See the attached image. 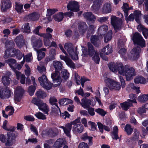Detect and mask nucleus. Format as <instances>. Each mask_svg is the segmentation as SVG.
<instances>
[{
	"mask_svg": "<svg viewBox=\"0 0 148 148\" xmlns=\"http://www.w3.org/2000/svg\"><path fill=\"white\" fill-rule=\"evenodd\" d=\"M119 73L125 76L127 81H130L135 76L136 73L135 69L130 66L127 65L123 66L122 63L119 64Z\"/></svg>",
	"mask_w": 148,
	"mask_h": 148,
	"instance_id": "obj_1",
	"label": "nucleus"
},
{
	"mask_svg": "<svg viewBox=\"0 0 148 148\" xmlns=\"http://www.w3.org/2000/svg\"><path fill=\"white\" fill-rule=\"evenodd\" d=\"M119 16L120 15L121 18H118L114 16H111V23L116 32L120 30L123 27V24L121 18H123V14L119 12H117Z\"/></svg>",
	"mask_w": 148,
	"mask_h": 148,
	"instance_id": "obj_2",
	"label": "nucleus"
},
{
	"mask_svg": "<svg viewBox=\"0 0 148 148\" xmlns=\"http://www.w3.org/2000/svg\"><path fill=\"white\" fill-rule=\"evenodd\" d=\"M71 124L73 126L72 127V131L75 134L81 133L83 131V126L80 124V119L78 118L73 121L71 122Z\"/></svg>",
	"mask_w": 148,
	"mask_h": 148,
	"instance_id": "obj_3",
	"label": "nucleus"
},
{
	"mask_svg": "<svg viewBox=\"0 0 148 148\" xmlns=\"http://www.w3.org/2000/svg\"><path fill=\"white\" fill-rule=\"evenodd\" d=\"M14 129L13 127L7 133L8 138L5 144L6 146H12L15 143L16 136L13 132Z\"/></svg>",
	"mask_w": 148,
	"mask_h": 148,
	"instance_id": "obj_4",
	"label": "nucleus"
},
{
	"mask_svg": "<svg viewBox=\"0 0 148 148\" xmlns=\"http://www.w3.org/2000/svg\"><path fill=\"white\" fill-rule=\"evenodd\" d=\"M132 39L134 44L139 45L142 48L145 47V41L139 33L136 32L134 34Z\"/></svg>",
	"mask_w": 148,
	"mask_h": 148,
	"instance_id": "obj_5",
	"label": "nucleus"
},
{
	"mask_svg": "<svg viewBox=\"0 0 148 148\" xmlns=\"http://www.w3.org/2000/svg\"><path fill=\"white\" fill-rule=\"evenodd\" d=\"M141 49L139 46L134 47L128 54L129 58L131 60H137L140 56Z\"/></svg>",
	"mask_w": 148,
	"mask_h": 148,
	"instance_id": "obj_6",
	"label": "nucleus"
},
{
	"mask_svg": "<svg viewBox=\"0 0 148 148\" xmlns=\"http://www.w3.org/2000/svg\"><path fill=\"white\" fill-rule=\"evenodd\" d=\"M38 80L41 86L44 88L49 90L51 88L52 84L47 79V77L45 74L39 77Z\"/></svg>",
	"mask_w": 148,
	"mask_h": 148,
	"instance_id": "obj_7",
	"label": "nucleus"
},
{
	"mask_svg": "<svg viewBox=\"0 0 148 148\" xmlns=\"http://www.w3.org/2000/svg\"><path fill=\"white\" fill-rule=\"evenodd\" d=\"M12 94L11 90L8 87L0 88V98L3 99L9 98Z\"/></svg>",
	"mask_w": 148,
	"mask_h": 148,
	"instance_id": "obj_8",
	"label": "nucleus"
},
{
	"mask_svg": "<svg viewBox=\"0 0 148 148\" xmlns=\"http://www.w3.org/2000/svg\"><path fill=\"white\" fill-rule=\"evenodd\" d=\"M106 82L110 90H119L121 89V86L119 83L109 78H107L106 79Z\"/></svg>",
	"mask_w": 148,
	"mask_h": 148,
	"instance_id": "obj_9",
	"label": "nucleus"
},
{
	"mask_svg": "<svg viewBox=\"0 0 148 148\" xmlns=\"http://www.w3.org/2000/svg\"><path fill=\"white\" fill-rule=\"evenodd\" d=\"M60 75V72L58 71H56L51 74V77L53 82L57 83L55 84L56 86L59 85L62 82V79Z\"/></svg>",
	"mask_w": 148,
	"mask_h": 148,
	"instance_id": "obj_10",
	"label": "nucleus"
},
{
	"mask_svg": "<svg viewBox=\"0 0 148 148\" xmlns=\"http://www.w3.org/2000/svg\"><path fill=\"white\" fill-rule=\"evenodd\" d=\"M24 92V90L20 86L17 87L14 92V100L18 101H20Z\"/></svg>",
	"mask_w": 148,
	"mask_h": 148,
	"instance_id": "obj_11",
	"label": "nucleus"
},
{
	"mask_svg": "<svg viewBox=\"0 0 148 148\" xmlns=\"http://www.w3.org/2000/svg\"><path fill=\"white\" fill-rule=\"evenodd\" d=\"M67 8L68 10H71V11L75 12L79 10L78 3L74 1L69 2L67 5Z\"/></svg>",
	"mask_w": 148,
	"mask_h": 148,
	"instance_id": "obj_12",
	"label": "nucleus"
},
{
	"mask_svg": "<svg viewBox=\"0 0 148 148\" xmlns=\"http://www.w3.org/2000/svg\"><path fill=\"white\" fill-rule=\"evenodd\" d=\"M102 38L101 36L96 35L92 36L90 38L91 43L95 46L98 47L100 44V40Z\"/></svg>",
	"mask_w": 148,
	"mask_h": 148,
	"instance_id": "obj_13",
	"label": "nucleus"
},
{
	"mask_svg": "<svg viewBox=\"0 0 148 148\" xmlns=\"http://www.w3.org/2000/svg\"><path fill=\"white\" fill-rule=\"evenodd\" d=\"M87 46L88 49V51L85 53V51H83V56H86V55L88 54L90 56H92L93 55L94 53H95V51L94 47L92 44L90 42H88L87 43Z\"/></svg>",
	"mask_w": 148,
	"mask_h": 148,
	"instance_id": "obj_14",
	"label": "nucleus"
},
{
	"mask_svg": "<svg viewBox=\"0 0 148 148\" xmlns=\"http://www.w3.org/2000/svg\"><path fill=\"white\" fill-rule=\"evenodd\" d=\"M60 57L61 59L64 60L65 62L68 66L73 69L75 68V64L67 56L61 55Z\"/></svg>",
	"mask_w": 148,
	"mask_h": 148,
	"instance_id": "obj_15",
	"label": "nucleus"
},
{
	"mask_svg": "<svg viewBox=\"0 0 148 148\" xmlns=\"http://www.w3.org/2000/svg\"><path fill=\"white\" fill-rule=\"evenodd\" d=\"M72 125H73V124H71V122L70 123H68L66 124L65 127L60 126L59 127L63 129L64 133L66 135L70 137L71 135L70 133Z\"/></svg>",
	"mask_w": 148,
	"mask_h": 148,
	"instance_id": "obj_16",
	"label": "nucleus"
},
{
	"mask_svg": "<svg viewBox=\"0 0 148 148\" xmlns=\"http://www.w3.org/2000/svg\"><path fill=\"white\" fill-rule=\"evenodd\" d=\"M66 143L64 139L60 138L58 139L53 146V148H60Z\"/></svg>",
	"mask_w": 148,
	"mask_h": 148,
	"instance_id": "obj_17",
	"label": "nucleus"
},
{
	"mask_svg": "<svg viewBox=\"0 0 148 148\" xmlns=\"http://www.w3.org/2000/svg\"><path fill=\"white\" fill-rule=\"evenodd\" d=\"M15 41L17 45L19 48H21L25 44V40L22 35H19L17 36L15 40Z\"/></svg>",
	"mask_w": 148,
	"mask_h": 148,
	"instance_id": "obj_18",
	"label": "nucleus"
},
{
	"mask_svg": "<svg viewBox=\"0 0 148 148\" xmlns=\"http://www.w3.org/2000/svg\"><path fill=\"white\" fill-rule=\"evenodd\" d=\"M1 10L5 11L11 7V3L10 0H2L1 4Z\"/></svg>",
	"mask_w": 148,
	"mask_h": 148,
	"instance_id": "obj_19",
	"label": "nucleus"
},
{
	"mask_svg": "<svg viewBox=\"0 0 148 148\" xmlns=\"http://www.w3.org/2000/svg\"><path fill=\"white\" fill-rule=\"evenodd\" d=\"M59 133L58 129L56 127L50 129L46 132V134L51 137H54Z\"/></svg>",
	"mask_w": 148,
	"mask_h": 148,
	"instance_id": "obj_20",
	"label": "nucleus"
},
{
	"mask_svg": "<svg viewBox=\"0 0 148 148\" xmlns=\"http://www.w3.org/2000/svg\"><path fill=\"white\" fill-rule=\"evenodd\" d=\"M38 108L44 112L45 113L48 114L49 110L47 105L42 101L38 106Z\"/></svg>",
	"mask_w": 148,
	"mask_h": 148,
	"instance_id": "obj_21",
	"label": "nucleus"
},
{
	"mask_svg": "<svg viewBox=\"0 0 148 148\" xmlns=\"http://www.w3.org/2000/svg\"><path fill=\"white\" fill-rule=\"evenodd\" d=\"M87 26L84 22H80L78 23V29L79 32L82 34L85 33L87 29Z\"/></svg>",
	"mask_w": 148,
	"mask_h": 148,
	"instance_id": "obj_22",
	"label": "nucleus"
},
{
	"mask_svg": "<svg viewBox=\"0 0 148 148\" xmlns=\"http://www.w3.org/2000/svg\"><path fill=\"white\" fill-rule=\"evenodd\" d=\"M64 48L67 50L69 54H71L72 53H73V52L76 51L74 49V46L71 43H65Z\"/></svg>",
	"mask_w": 148,
	"mask_h": 148,
	"instance_id": "obj_23",
	"label": "nucleus"
},
{
	"mask_svg": "<svg viewBox=\"0 0 148 148\" xmlns=\"http://www.w3.org/2000/svg\"><path fill=\"white\" fill-rule=\"evenodd\" d=\"M49 103L52 105H55L57 107L56 108V113L58 114V112H60V110L58 107V105L56 103L57 100L55 97L51 96L49 99Z\"/></svg>",
	"mask_w": 148,
	"mask_h": 148,
	"instance_id": "obj_24",
	"label": "nucleus"
},
{
	"mask_svg": "<svg viewBox=\"0 0 148 148\" xmlns=\"http://www.w3.org/2000/svg\"><path fill=\"white\" fill-rule=\"evenodd\" d=\"M81 101L80 104L84 108L87 109L89 108L91 105V101L90 100L85 98L82 99Z\"/></svg>",
	"mask_w": 148,
	"mask_h": 148,
	"instance_id": "obj_25",
	"label": "nucleus"
},
{
	"mask_svg": "<svg viewBox=\"0 0 148 148\" xmlns=\"http://www.w3.org/2000/svg\"><path fill=\"white\" fill-rule=\"evenodd\" d=\"M84 16L86 19L89 21H94L96 19L95 16L90 12L84 13Z\"/></svg>",
	"mask_w": 148,
	"mask_h": 148,
	"instance_id": "obj_26",
	"label": "nucleus"
},
{
	"mask_svg": "<svg viewBox=\"0 0 148 148\" xmlns=\"http://www.w3.org/2000/svg\"><path fill=\"white\" fill-rule=\"evenodd\" d=\"M120 63H118L116 64L112 62L110 63L108 65L109 68L113 72H116L117 71L119 72L118 65Z\"/></svg>",
	"mask_w": 148,
	"mask_h": 148,
	"instance_id": "obj_27",
	"label": "nucleus"
},
{
	"mask_svg": "<svg viewBox=\"0 0 148 148\" xmlns=\"http://www.w3.org/2000/svg\"><path fill=\"white\" fill-rule=\"evenodd\" d=\"M40 17V15L37 13L34 12L27 16V18L30 20L35 21L38 20Z\"/></svg>",
	"mask_w": 148,
	"mask_h": 148,
	"instance_id": "obj_28",
	"label": "nucleus"
},
{
	"mask_svg": "<svg viewBox=\"0 0 148 148\" xmlns=\"http://www.w3.org/2000/svg\"><path fill=\"white\" fill-rule=\"evenodd\" d=\"M36 95L38 98L41 99H44L47 96L46 92L41 89L39 90L36 92Z\"/></svg>",
	"mask_w": 148,
	"mask_h": 148,
	"instance_id": "obj_29",
	"label": "nucleus"
},
{
	"mask_svg": "<svg viewBox=\"0 0 148 148\" xmlns=\"http://www.w3.org/2000/svg\"><path fill=\"white\" fill-rule=\"evenodd\" d=\"M11 80L10 77L6 75L3 76L1 78V82L3 85L5 86H7L10 84Z\"/></svg>",
	"mask_w": 148,
	"mask_h": 148,
	"instance_id": "obj_30",
	"label": "nucleus"
},
{
	"mask_svg": "<svg viewBox=\"0 0 148 148\" xmlns=\"http://www.w3.org/2000/svg\"><path fill=\"white\" fill-rule=\"evenodd\" d=\"M72 100L66 98L60 99L59 101V103L60 105H65L73 102Z\"/></svg>",
	"mask_w": 148,
	"mask_h": 148,
	"instance_id": "obj_31",
	"label": "nucleus"
},
{
	"mask_svg": "<svg viewBox=\"0 0 148 148\" xmlns=\"http://www.w3.org/2000/svg\"><path fill=\"white\" fill-rule=\"evenodd\" d=\"M138 101L141 103H144L148 100V94L140 95L138 98Z\"/></svg>",
	"mask_w": 148,
	"mask_h": 148,
	"instance_id": "obj_32",
	"label": "nucleus"
},
{
	"mask_svg": "<svg viewBox=\"0 0 148 148\" xmlns=\"http://www.w3.org/2000/svg\"><path fill=\"white\" fill-rule=\"evenodd\" d=\"M53 66L56 69V71L61 70L62 67V64L59 61H54L53 62Z\"/></svg>",
	"mask_w": 148,
	"mask_h": 148,
	"instance_id": "obj_33",
	"label": "nucleus"
},
{
	"mask_svg": "<svg viewBox=\"0 0 148 148\" xmlns=\"http://www.w3.org/2000/svg\"><path fill=\"white\" fill-rule=\"evenodd\" d=\"M103 12L105 13H107L111 12V10L110 4L106 3L103 5Z\"/></svg>",
	"mask_w": 148,
	"mask_h": 148,
	"instance_id": "obj_34",
	"label": "nucleus"
},
{
	"mask_svg": "<svg viewBox=\"0 0 148 148\" xmlns=\"http://www.w3.org/2000/svg\"><path fill=\"white\" fill-rule=\"evenodd\" d=\"M134 82L137 84H145L146 82V79L143 77L139 76L137 77L134 80Z\"/></svg>",
	"mask_w": 148,
	"mask_h": 148,
	"instance_id": "obj_35",
	"label": "nucleus"
},
{
	"mask_svg": "<svg viewBox=\"0 0 148 148\" xmlns=\"http://www.w3.org/2000/svg\"><path fill=\"white\" fill-rule=\"evenodd\" d=\"M118 131V127L116 126H114L113 128V132L112 133V136L113 139L117 140L119 138Z\"/></svg>",
	"mask_w": 148,
	"mask_h": 148,
	"instance_id": "obj_36",
	"label": "nucleus"
},
{
	"mask_svg": "<svg viewBox=\"0 0 148 148\" xmlns=\"http://www.w3.org/2000/svg\"><path fill=\"white\" fill-rule=\"evenodd\" d=\"M53 17L56 21L60 22L62 21L63 18V13L60 12L53 15Z\"/></svg>",
	"mask_w": 148,
	"mask_h": 148,
	"instance_id": "obj_37",
	"label": "nucleus"
},
{
	"mask_svg": "<svg viewBox=\"0 0 148 148\" xmlns=\"http://www.w3.org/2000/svg\"><path fill=\"white\" fill-rule=\"evenodd\" d=\"M121 105L122 108L123 110H127L129 107L132 106V103L131 102L127 101L121 103Z\"/></svg>",
	"mask_w": 148,
	"mask_h": 148,
	"instance_id": "obj_38",
	"label": "nucleus"
},
{
	"mask_svg": "<svg viewBox=\"0 0 148 148\" xmlns=\"http://www.w3.org/2000/svg\"><path fill=\"white\" fill-rule=\"evenodd\" d=\"M134 18L136 22L138 23H140V18L141 15L140 11L138 10H136L134 12Z\"/></svg>",
	"mask_w": 148,
	"mask_h": 148,
	"instance_id": "obj_39",
	"label": "nucleus"
},
{
	"mask_svg": "<svg viewBox=\"0 0 148 148\" xmlns=\"http://www.w3.org/2000/svg\"><path fill=\"white\" fill-rule=\"evenodd\" d=\"M133 130V128L129 124H126L125 127V131L128 135H130L132 134Z\"/></svg>",
	"mask_w": 148,
	"mask_h": 148,
	"instance_id": "obj_40",
	"label": "nucleus"
},
{
	"mask_svg": "<svg viewBox=\"0 0 148 148\" xmlns=\"http://www.w3.org/2000/svg\"><path fill=\"white\" fill-rule=\"evenodd\" d=\"M112 31L111 30H109L104 37V40L105 42H107L112 39Z\"/></svg>",
	"mask_w": 148,
	"mask_h": 148,
	"instance_id": "obj_41",
	"label": "nucleus"
},
{
	"mask_svg": "<svg viewBox=\"0 0 148 148\" xmlns=\"http://www.w3.org/2000/svg\"><path fill=\"white\" fill-rule=\"evenodd\" d=\"M102 0H95L92 6V8L94 10H97L101 4Z\"/></svg>",
	"mask_w": 148,
	"mask_h": 148,
	"instance_id": "obj_42",
	"label": "nucleus"
},
{
	"mask_svg": "<svg viewBox=\"0 0 148 148\" xmlns=\"http://www.w3.org/2000/svg\"><path fill=\"white\" fill-rule=\"evenodd\" d=\"M23 5L19 2H16L15 9L18 13L22 12L23 10Z\"/></svg>",
	"mask_w": 148,
	"mask_h": 148,
	"instance_id": "obj_43",
	"label": "nucleus"
},
{
	"mask_svg": "<svg viewBox=\"0 0 148 148\" xmlns=\"http://www.w3.org/2000/svg\"><path fill=\"white\" fill-rule=\"evenodd\" d=\"M81 138L84 140H88V144L89 145H92V137L88 136L86 133H85L84 134L82 135L81 137Z\"/></svg>",
	"mask_w": 148,
	"mask_h": 148,
	"instance_id": "obj_44",
	"label": "nucleus"
},
{
	"mask_svg": "<svg viewBox=\"0 0 148 148\" xmlns=\"http://www.w3.org/2000/svg\"><path fill=\"white\" fill-rule=\"evenodd\" d=\"M112 50L109 45H107L101 49V52L105 54L108 55L112 52Z\"/></svg>",
	"mask_w": 148,
	"mask_h": 148,
	"instance_id": "obj_45",
	"label": "nucleus"
},
{
	"mask_svg": "<svg viewBox=\"0 0 148 148\" xmlns=\"http://www.w3.org/2000/svg\"><path fill=\"white\" fill-rule=\"evenodd\" d=\"M12 51L16 55L17 58L18 60H20L22 58L23 56V54L19 50L13 49Z\"/></svg>",
	"mask_w": 148,
	"mask_h": 148,
	"instance_id": "obj_46",
	"label": "nucleus"
},
{
	"mask_svg": "<svg viewBox=\"0 0 148 148\" xmlns=\"http://www.w3.org/2000/svg\"><path fill=\"white\" fill-rule=\"evenodd\" d=\"M35 49L37 52L38 59L39 61L40 60L45 56V52L41 51V50H38L36 49Z\"/></svg>",
	"mask_w": 148,
	"mask_h": 148,
	"instance_id": "obj_47",
	"label": "nucleus"
},
{
	"mask_svg": "<svg viewBox=\"0 0 148 148\" xmlns=\"http://www.w3.org/2000/svg\"><path fill=\"white\" fill-rule=\"evenodd\" d=\"M5 62L9 64L10 67L12 70L14 69L15 68L12 65L16 63V61L15 60L12 58H10L6 60Z\"/></svg>",
	"mask_w": 148,
	"mask_h": 148,
	"instance_id": "obj_48",
	"label": "nucleus"
},
{
	"mask_svg": "<svg viewBox=\"0 0 148 148\" xmlns=\"http://www.w3.org/2000/svg\"><path fill=\"white\" fill-rule=\"evenodd\" d=\"M35 115L39 119L45 120L46 119V116L40 112H37L35 114Z\"/></svg>",
	"mask_w": 148,
	"mask_h": 148,
	"instance_id": "obj_49",
	"label": "nucleus"
},
{
	"mask_svg": "<svg viewBox=\"0 0 148 148\" xmlns=\"http://www.w3.org/2000/svg\"><path fill=\"white\" fill-rule=\"evenodd\" d=\"M5 43V48L9 49L12 48L14 45V43L12 41H6Z\"/></svg>",
	"mask_w": 148,
	"mask_h": 148,
	"instance_id": "obj_50",
	"label": "nucleus"
},
{
	"mask_svg": "<svg viewBox=\"0 0 148 148\" xmlns=\"http://www.w3.org/2000/svg\"><path fill=\"white\" fill-rule=\"evenodd\" d=\"M123 10L125 13L124 15L126 18L128 15V11L129 10L128 4L127 3H124L123 4Z\"/></svg>",
	"mask_w": 148,
	"mask_h": 148,
	"instance_id": "obj_51",
	"label": "nucleus"
},
{
	"mask_svg": "<svg viewBox=\"0 0 148 148\" xmlns=\"http://www.w3.org/2000/svg\"><path fill=\"white\" fill-rule=\"evenodd\" d=\"M23 26L24 27L23 28V32L26 33H29L30 30L29 23H27L23 25Z\"/></svg>",
	"mask_w": 148,
	"mask_h": 148,
	"instance_id": "obj_52",
	"label": "nucleus"
},
{
	"mask_svg": "<svg viewBox=\"0 0 148 148\" xmlns=\"http://www.w3.org/2000/svg\"><path fill=\"white\" fill-rule=\"evenodd\" d=\"M39 36L41 37H42L44 38V39H52V36L51 34L50 33H40Z\"/></svg>",
	"mask_w": 148,
	"mask_h": 148,
	"instance_id": "obj_53",
	"label": "nucleus"
},
{
	"mask_svg": "<svg viewBox=\"0 0 148 148\" xmlns=\"http://www.w3.org/2000/svg\"><path fill=\"white\" fill-rule=\"evenodd\" d=\"M94 54L95 55L92 58V59L94 61L95 63L99 64L100 60V58L99 56V54L96 51V52Z\"/></svg>",
	"mask_w": 148,
	"mask_h": 148,
	"instance_id": "obj_54",
	"label": "nucleus"
},
{
	"mask_svg": "<svg viewBox=\"0 0 148 148\" xmlns=\"http://www.w3.org/2000/svg\"><path fill=\"white\" fill-rule=\"evenodd\" d=\"M129 97L130 99L132 100L128 99L127 101H129V102H131L132 103H136V96L135 94H131L129 95Z\"/></svg>",
	"mask_w": 148,
	"mask_h": 148,
	"instance_id": "obj_55",
	"label": "nucleus"
},
{
	"mask_svg": "<svg viewBox=\"0 0 148 148\" xmlns=\"http://www.w3.org/2000/svg\"><path fill=\"white\" fill-rule=\"evenodd\" d=\"M35 90L36 88L34 86H31L29 87L28 92L31 96L33 95Z\"/></svg>",
	"mask_w": 148,
	"mask_h": 148,
	"instance_id": "obj_56",
	"label": "nucleus"
},
{
	"mask_svg": "<svg viewBox=\"0 0 148 148\" xmlns=\"http://www.w3.org/2000/svg\"><path fill=\"white\" fill-rule=\"evenodd\" d=\"M24 59L27 62H28L31 61L33 59L32 53H28L25 57H24Z\"/></svg>",
	"mask_w": 148,
	"mask_h": 148,
	"instance_id": "obj_57",
	"label": "nucleus"
},
{
	"mask_svg": "<svg viewBox=\"0 0 148 148\" xmlns=\"http://www.w3.org/2000/svg\"><path fill=\"white\" fill-rule=\"evenodd\" d=\"M6 112H9L8 114L11 115L13 114L14 111L13 108L11 106H8L5 108Z\"/></svg>",
	"mask_w": 148,
	"mask_h": 148,
	"instance_id": "obj_58",
	"label": "nucleus"
},
{
	"mask_svg": "<svg viewBox=\"0 0 148 148\" xmlns=\"http://www.w3.org/2000/svg\"><path fill=\"white\" fill-rule=\"evenodd\" d=\"M108 29V26L106 25H103L101 26L98 29V31L101 33L103 32H106Z\"/></svg>",
	"mask_w": 148,
	"mask_h": 148,
	"instance_id": "obj_59",
	"label": "nucleus"
},
{
	"mask_svg": "<svg viewBox=\"0 0 148 148\" xmlns=\"http://www.w3.org/2000/svg\"><path fill=\"white\" fill-rule=\"evenodd\" d=\"M95 111L102 116H104L107 113V112L104 111L101 108L96 109Z\"/></svg>",
	"mask_w": 148,
	"mask_h": 148,
	"instance_id": "obj_60",
	"label": "nucleus"
},
{
	"mask_svg": "<svg viewBox=\"0 0 148 148\" xmlns=\"http://www.w3.org/2000/svg\"><path fill=\"white\" fill-rule=\"evenodd\" d=\"M58 11L57 9H48L47 11V15L48 16H50Z\"/></svg>",
	"mask_w": 148,
	"mask_h": 148,
	"instance_id": "obj_61",
	"label": "nucleus"
},
{
	"mask_svg": "<svg viewBox=\"0 0 148 148\" xmlns=\"http://www.w3.org/2000/svg\"><path fill=\"white\" fill-rule=\"evenodd\" d=\"M42 101L40 99H37L36 98H33L32 101V103L38 106Z\"/></svg>",
	"mask_w": 148,
	"mask_h": 148,
	"instance_id": "obj_62",
	"label": "nucleus"
},
{
	"mask_svg": "<svg viewBox=\"0 0 148 148\" xmlns=\"http://www.w3.org/2000/svg\"><path fill=\"white\" fill-rule=\"evenodd\" d=\"M60 113V116L64 119H66V118H69L70 117V115L67 111H65L64 112L61 114L60 111V112H59L58 113Z\"/></svg>",
	"mask_w": 148,
	"mask_h": 148,
	"instance_id": "obj_63",
	"label": "nucleus"
},
{
	"mask_svg": "<svg viewBox=\"0 0 148 148\" xmlns=\"http://www.w3.org/2000/svg\"><path fill=\"white\" fill-rule=\"evenodd\" d=\"M37 69L41 73H43L44 74L46 73V69L44 66H38Z\"/></svg>",
	"mask_w": 148,
	"mask_h": 148,
	"instance_id": "obj_64",
	"label": "nucleus"
}]
</instances>
